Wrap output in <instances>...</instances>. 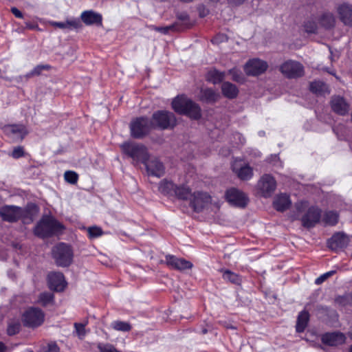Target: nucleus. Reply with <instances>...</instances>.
Instances as JSON below:
<instances>
[{
	"mask_svg": "<svg viewBox=\"0 0 352 352\" xmlns=\"http://www.w3.org/2000/svg\"><path fill=\"white\" fill-rule=\"evenodd\" d=\"M173 109L178 113L198 120L201 116V108L195 102L184 96L175 98L172 102Z\"/></svg>",
	"mask_w": 352,
	"mask_h": 352,
	"instance_id": "1",
	"label": "nucleus"
},
{
	"mask_svg": "<svg viewBox=\"0 0 352 352\" xmlns=\"http://www.w3.org/2000/svg\"><path fill=\"white\" fill-rule=\"evenodd\" d=\"M63 229V226L55 219L45 216L37 223L34 233L38 237L45 238L60 232Z\"/></svg>",
	"mask_w": 352,
	"mask_h": 352,
	"instance_id": "2",
	"label": "nucleus"
},
{
	"mask_svg": "<svg viewBox=\"0 0 352 352\" xmlns=\"http://www.w3.org/2000/svg\"><path fill=\"white\" fill-rule=\"evenodd\" d=\"M52 254L55 263L59 267H68L73 261V250L70 245L64 243L55 245L52 248Z\"/></svg>",
	"mask_w": 352,
	"mask_h": 352,
	"instance_id": "3",
	"label": "nucleus"
},
{
	"mask_svg": "<svg viewBox=\"0 0 352 352\" xmlns=\"http://www.w3.org/2000/svg\"><path fill=\"white\" fill-rule=\"evenodd\" d=\"M121 148L125 154L136 162L144 164L149 157L146 147L142 144L124 142Z\"/></svg>",
	"mask_w": 352,
	"mask_h": 352,
	"instance_id": "4",
	"label": "nucleus"
},
{
	"mask_svg": "<svg viewBox=\"0 0 352 352\" xmlns=\"http://www.w3.org/2000/svg\"><path fill=\"white\" fill-rule=\"evenodd\" d=\"M150 121L153 129L158 128L162 130L173 128L177 123L175 115L167 111L155 112Z\"/></svg>",
	"mask_w": 352,
	"mask_h": 352,
	"instance_id": "5",
	"label": "nucleus"
},
{
	"mask_svg": "<svg viewBox=\"0 0 352 352\" xmlns=\"http://www.w3.org/2000/svg\"><path fill=\"white\" fill-rule=\"evenodd\" d=\"M45 318L43 311L36 307H30L22 316V322L25 327L36 328L41 326Z\"/></svg>",
	"mask_w": 352,
	"mask_h": 352,
	"instance_id": "6",
	"label": "nucleus"
},
{
	"mask_svg": "<svg viewBox=\"0 0 352 352\" xmlns=\"http://www.w3.org/2000/svg\"><path fill=\"white\" fill-rule=\"evenodd\" d=\"M153 129L149 119L140 117L131 122L130 124L131 135L136 139H141L146 135Z\"/></svg>",
	"mask_w": 352,
	"mask_h": 352,
	"instance_id": "7",
	"label": "nucleus"
},
{
	"mask_svg": "<svg viewBox=\"0 0 352 352\" xmlns=\"http://www.w3.org/2000/svg\"><path fill=\"white\" fill-rule=\"evenodd\" d=\"M280 72L288 78H296L304 75V67L298 61L289 60L280 66Z\"/></svg>",
	"mask_w": 352,
	"mask_h": 352,
	"instance_id": "8",
	"label": "nucleus"
},
{
	"mask_svg": "<svg viewBox=\"0 0 352 352\" xmlns=\"http://www.w3.org/2000/svg\"><path fill=\"white\" fill-rule=\"evenodd\" d=\"M25 210L15 206H4L0 208V217L8 222H16L25 215Z\"/></svg>",
	"mask_w": 352,
	"mask_h": 352,
	"instance_id": "9",
	"label": "nucleus"
},
{
	"mask_svg": "<svg viewBox=\"0 0 352 352\" xmlns=\"http://www.w3.org/2000/svg\"><path fill=\"white\" fill-rule=\"evenodd\" d=\"M257 188L263 197H270L276 190V182L272 175L265 174L258 180Z\"/></svg>",
	"mask_w": 352,
	"mask_h": 352,
	"instance_id": "10",
	"label": "nucleus"
},
{
	"mask_svg": "<svg viewBox=\"0 0 352 352\" xmlns=\"http://www.w3.org/2000/svg\"><path fill=\"white\" fill-rule=\"evenodd\" d=\"M226 198L228 202H229L231 205L239 208L245 207L248 202V198L247 195L242 191L235 188H232L227 190L226 192Z\"/></svg>",
	"mask_w": 352,
	"mask_h": 352,
	"instance_id": "11",
	"label": "nucleus"
},
{
	"mask_svg": "<svg viewBox=\"0 0 352 352\" xmlns=\"http://www.w3.org/2000/svg\"><path fill=\"white\" fill-rule=\"evenodd\" d=\"M268 67L266 61L259 58H253L246 63L244 71L248 76H258L264 73Z\"/></svg>",
	"mask_w": 352,
	"mask_h": 352,
	"instance_id": "12",
	"label": "nucleus"
},
{
	"mask_svg": "<svg viewBox=\"0 0 352 352\" xmlns=\"http://www.w3.org/2000/svg\"><path fill=\"white\" fill-rule=\"evenodd\" d=\"M320 217V210L317 207H310L301 219L302 224L307 228H313L319 222Z\"/></svg>",
	"mask_w": 352,
	"mask_h": 352,
	"instance_id": "13",
	"label": "nucleus"
},
{
	"mask_svg": "<svg viewBox=\"0 0 352 352\" xmlns=\"http://www.w3.org/2000/svg\"><path fill=\"white\" fill-rule=\"evenodd\" d=\"M190 201L194 210L200 212L210 202L211 197L206 192H195L192 193Z\"/></svg>",
	"mask_w": 352,
	"mask_h": 352,
	"instance_id": "14",
	"label": "nucleus"
},
{
	"mask_svg": "<svg viewBox=\"0 0 352 352\" xmlns=\"http://www.w3.org/2000/svg\"><path fill=\"white\" fill-rule=\"evenodd\" d=\"M330 105L332 111L340 116H346L349 111V104L340 96H333L331 98Z\"/></svg>",
	"mask_w": 352,
	"mask_h": 352,
	"instance_id": "15",
	"label": "nucleus"
},
{
	"mask_svg": "<svg viewBox=\"0 0 352 352\" xmlns=\"http://www.w3.org/2000/svg\"><path fill=\"white\" fill-rule=\"evenodd\" d=\"M166 264L173 270L183 271L191 269L192 263L184 258H177L173 255H166L165 257Z\"/></svg>",
	"mask_w": 352,
	"mask_h": 352,
	"instance_id": "16",
	"label": "nucleus"
},
{
	"mask_svg": "<svg viewBox=\"0 0 352 352\" xmlns=\"http://www.w3.org/2000/svg\"><path fill=\"white\" fill-rule=\"evenodd\" d=\"M348 236L342 232H338L332 236L331 239L328 240V247L336 252L346 248L349 243Z\"/></svg>",
	"mask_w": 352,
	"mask_h": 352,
	"instance_id": "17",
	"label": "nucleus"
},
{
	"mask_svg": "<svg viewBox=\"0 0 352 352\" xmlns=\"http://www.w3.org/2000/svg\"><path fill=\"white\" fill-rule=\"evenodd\" d=\"M232 170L241 180H249L253 176L252 168L248 164H242L241 161H234L232 164Z\"/></svg>",
	"mask_w": 352,
	"mask_h": 352,
	"instance_id": "18",
	"label": "nucleus"
},
{
	"mask_svg": "<svg viewBox=\"0 0 352 352\" xmlns=\"http://www.w3.org/2000/svg\"><path fill=\"white\" fill-rule=\"evenodd\" d=\"M144 164L146 166L148 175L160 177L164 173V166L163 164L156 157H152L151 159L148 157Z\"/></svg>",
	"mask_w": 352,
	"mask_h": 352,
	"instance_id": "19",
	"label": "nucleus"
},
{
	"mask_svg": "<svg viewBox=\"0 0 352 352\" xmlns=\"http://www.w3.org/2000/svg\"><path fill=\"white\" fill-rule=\"evenodd\" d=\"M48 284L51 289L62 292L66 286L64 276L60 272H52L48 274Z\"/></svg>",
	"mask_w": 352,
	"mask_h": 352,
	"instance_id": "20",
	"label": "nucleus"
},
{
	"mask_svg": "<svg viewBox=\"0 0 352 352\" xmlns=\"http://www.w3.org/2000/svg\"><path fill=\"white\" fill-rule=\"evenodd\" d=\"M336 10L340 21L346 25L352 26V6L342 3L337 6Z\"/></svg>",
	"mask_w": 352,
	"mask_h": 352,
	"instance_id": "21",
	"label": "nucleus"
},
{
	"mask_svg": "<svg viewBox=\"0 0 352 352\" xmlns=\"http://www.w3.org/2000/svg\"><path fill=\"white\" fill-rule=\"evenodd\" d=\"M322 341L329 346H338L345 342V336L340 332L327 333L322 335Z\"/></svg>",
	"mask_w": 352,
	"mask_h": 352,
	"instance_id": "22",
	"label": "nucleus"
},
{
	"mask_svg": "<svg viewBox=\"0 0 352 352\" xmlns=\"http://www.w3.org/2000/svg\"><path fill=\"white\" fill-rule=\"evenodd\" d=\"M81 19L86 25H100L102 16L92 10L85 11L81 14Z\"/></svg>",
	"mask_w": 352,
	"mask_h": 352,
	"instance_id": "23",
	"label": "nucleus"
},
{
	"mask_svg": "<svg viewBox=\"0 0 352 352\" xmlns=\"http://www.w3.org/2000/svg\"><path fill=\"white\" fill-rule=\"evenodd\" d=\"M3 129L7 135L16 139L22 140L25 135V128L22 125H6Z\"/></svg>",
	"mask_w": 352,
	"mask_h": 352,
	"instance_id": "24",
	"label": "nucleus"
},
{
	"mask_svg": "<svg viewBox=\"0 0 352 352\" xmlns=\"http://www.w3.org/2000/svg\"><path fill=\"white\" fill-rule=\"evenodd\" d=\"M291 204L289 196L285 194L278 195L273 202L274 208L280 212H283L288 209Z\"/></svg>",
	"mask_w": 352,
	"mask_h": 352,
	"instance_id": "25",
	"label": "nucleus"
},
{
	"mask_svg": "<svg viewBox=\"0 0 352 352\" xmlns=\"http://www.w3.org/2000/svg\"><path fill=\"white\" fill-rule=\"evenodd\" d=\"M221 91L223 96L229 99L235 98L239 94V89L236 85L230 82H223L221 85Z\"/></svg>",
	"mask_w": 352,
	"mask_h": 352,
	"instance_id": "26",
	"label": "nucleus"
},
{
	"mask_svg": "<svg viewBox=\"0 0 352 352\" xmlns=\"http://www.w3.org/2000/svg\"><path fill=\"white\" fill-rule=\"evenodd\" d=\"M320 23L324 28L329 29L335 25L336 17L333 13L330 12H324L321 14L319 19Z\"/></svg>",
	"mask_w": 352,
	"mask_h": 352,
	"instance_id": "27",
	"label": "nucleus"
},
{
	"mask_svg": "<svg viewBox=\"0 0 352 352\" xmlns=\"http://www.w3.org/2000/svg\"><path fill=\"white\" fill-rule=\"evenodd\" d=\"M176 186L172 182L164 179L159 184V191L165 195H174Z\"/></svg>",
	"mask_w": 352,
	"mask_h": 352,
	"instance_id": "28",
	"label": "nucleus"
},
{
	"mask_svg": "<svg viewBox=\"0 0 352 352\" xmlns=\"http://www.w3.org/2000/svg\"><path fill=\"white\" fill-rule=\"evenodd\" d=\"M309 317V313L306 311H302L299 314L296 325L297 332L301 333L304 331L307 325Z\"/></svg>",
	"mask_w": 352,
	"mask_h": 352,
	"instance_id": "29",
	"label": "nucleus"
},
{
	"mask_svg": "<svg viewBox=\"0 0 352 352\" xmlns=\"http://www.w3.org/2000/svg\"><path fill=\"white\" fill-rule=\"evenodd\" d=\"M219 98V95L212 89H204L201 91V99L207 102H214Z\"/></svg>",
	"mask_w": 352,
	"mask_h": 352,
	"instance_id": "30",
	"label": "nucleus"
},
{
	"mask_svg": "<svg viewBox=\"0 0 352 352\" xmlns=\"http://www.w3.org/2000/svg\"><path fill=\"white\" fill-rule=\"evenodd\" d=\"M225 72H219L217 69H212L207 74V80L213 84H217L223 81L225 78Z\"/></svg>",
	"mask_w": 352,
	"mask_h": 352,
	"instance_id": "31",
	"label": "nucleus"
},
{
	"mask_svg": "<svg viewBox=\"0 0 352 352\" xmlns=\"http://www.w3.org/2000/svg\"><path fill=\"white\" fill-rule=\"evenodd\" d=\"M192 193L190 188L186 186H176L174 195L181 199H191Z\"/></svg>",
	"mask_w": 352,
	"mask_h": 352,
	"instance_id": "32",
	"label": "nucleus"
},
{
	"mask_svg": "<svg viewBox=\"0 0 352 352\" xmlns=\"http://www.w3.org/2000/svg\"><path fill=\"white\" fill-rule=\"evenodd\" d=\"M176 16H177V19L179 21H181V23H179V22H177L178 23L177 27L179 28H181L180 31L185 28H189L191 25V24L190 23L189 15L186 12H178V13H177Z\"/></svg>",
	"mask_w": 352,
	"mask_h": 352,
	"instance_id": "33",
	"label": "nucleus"
},
{
	"mask_svg": "<svg viewBox=\"0 0 352 352\" xmlns=\"http://www.w3.org/2000/svg\"><path fill=\"white\" fill-rule=\"evenodd\" d=\"M322 221L325 225L334 226L338 221V214L333 211L326 212L323 215Z\"/></svg>",
	"mask_w": 352,
	"mask_h": 352,
	"instance_id": "34",
	"label": "nucleus"
},
{
	"mask_svg": "<svg viewBox=\"0 0 352 352\" xmlns=\"http://www.w3.org/2000/svg\"><path fill=\"white\" fill-rule=\"evenodd\" d=\"M223 272V278L232 283L239 285L241 283V278L238 274L231 272L228 270H221Z\"/></svg>",
	"mask_w": 352,
	"mask_h": 352,
	"instance_id": "35",
	"label": "nucleus"
},
{
	"mask_svg": "<svg viewBox=\"0 0 352 352\" xmlns=\"http://www.w3.org/2000/svg\"><path fill=\"white\" fill-rule=\"evenodd\" d=\"M111 327L116 331L123 332H127L131 329V325L129 322L120 320L113 322Z\"/></svg>",
	"mask_w": 352,
	"mask_h": 352,
	"instance_id": "36",
	"label": "nucleus"
},
{
	"mask_svg": "<svg viewBox=\"0 0 352 352\" xmlns=\"http://www.w3.org/2000/svg\"><path fill=\"white\" fill-rule=\"evenodd\" d=\"M54 294L50 292H43L40 294L38 298V302L43 306H47L53 302Z\"/></svg>",
	"mask_w": 352,
	"mask_h": 352,
	"instance_id": "37",
	"label": "nucleus"
},
{
	"mask_svg": "<svg viewBox=\"0 0 352 352\" xmlns=\"http://www.w3.org/2000/svg\"><path fill=\"white\" fill-rule=\"evenodd\" d=\"M51 68L49 65H38L36 66L32 71L25 75L27 78L39 76L43 70H49Z\"/></svg>",
	"mask_w": 352,
	"mask_h": 352,
	"instance_id": "38",
	"label": "nucleus"
},
{
	"mask_svg": "<svg viewBox=\"0 0 352 352\" xmlns=\"http://www.w3.org/2000/svg\"><path fill=\"white\" fill-rule=\"evenodd\" d=\"M326 89V85L321 81H314L310 84V90L315 94H321Z\"/></svg>",
	"mask_w": 352,
	"mask_h": 352,
	"instance_id": "39",
	"label": "nucleus"
},
{
	"mask_svg": "<svg viewBox=\"0 0 352 352\" xmlns=\"http://www.w3.org/2000/svg\"><path fill=\"white\" fill-rule=\"evenodd\" d=\"M229 74L232 76V80L240 83L244 82L245 78L239 69L236 68L231 69L229 70Z\"/></svg>",
	"mask_w": 352,
	"mask_h": 352,
	"instance_id": "40",
	"label": "nucleus"
},
{
	"mask_svg": "<svg viewBox=\"0 0 352 352\" xmlns=\"http://www.w3.org/2000/svg\"><path fill=\"white\" fill-rule=\"evenodd\" d=\"M177 26H178V23H175L168 25V26L155 27L154 29L157 32H160L162 34H168L169 32V31H180L181 28H179Z\"/></svg>",
	"mask_w": 352,
	"mask_h": 352,
	"instance_id": "41",
	"label": "nucleus"
},
{
	"mask_svg": "<svg viewBox=\"0 0 352 352\" xmlns=\"http://www.w3.org/2000/svg\"><path fill=\"white\" fill-rule=\"evenodd\" d=\"M86 324H87V323H85V324L77 323V322L74 323V327H75V331H76V335L81 340L83 339L86 335V330H85Z\"/></svg>",
	"mask_w": 352,
	"mask_h": 352,
	"instance_id": "42",
	"label": "nucleus"
},
{
	"mask_svg": "<svg viewBox=\"0 0 352 352\" xmlns=\"http://www.w3.org/2000/svg\"><path fill=\"white\" fill-rule=\"evenodd\" d=\"M304 28L308 33H315L317 30V23L312 19H308L304 23Z\"/></svg>",
	"mask_w": 352,
	"mask_h": 352,
	"instance_id": "43",
	"label": "nucleus"
},
{
	"mask_svg": "<svg viewBox=\"0 0 352 352\" xmlns=\"http://www.w3.org/2000/svg\"><path fill=\"white\" fill-rule=\"evenodd\" d=\"M21 328V324L19 322H12L9 323L7 332L10 336L15 335L17 333Z\"/></svg>",
	"mask_w": 352,
	"mask_h": 352,
	"instance_id": "44",
	"label": "nucleus"
},
{
	"mask_svg": "<svg viewBox=\"0 0 352 352\" xmlns=\"http://www.w3.org/2000/svg\"><path fill=\"white\" fill-rule=\"evenodd\" d=\"M65 179L72 184H74L78 181V174L72 170H67L64 174Z\"/></svg>",
	"mask_w": 352,
	"mask_h": 352,
	"instance_id": "45",
	"label": "nucleus"
},
{
	"mask_svg": "<svg viewBox=\"0 0 352 352\" xmlns=\"http://www.w3.org/2000/svg\"><path fill=\"white\" fill-rule=\"evenodd\" d=\"M88 234L89 237L95 238L101 236L102 234V230L100 228L97 226L90 227L88 228Z\"/></svg>",
	"mask_w": 352,
	"mask_h": 352,
	"instance_id": "46",
	"label": "nucleus"
},
{
	"mask_svg": "<svg viewBox=\"0 0 352 352\" xmlns=\"http://www.w3.org/2000/svg\"><path fill=\"white\" fill-rule=\"evenodd\" d=\"M335 273H336V271L332 270V271H329V272H327L322 274L321 276H320L318 278H317L316 279L315 283L316 285H320L324 281H325L327 278H329V277L333 276Z\"/></svg>",
	"mask_w": 352,
	"mask_h": 352,
	"instance_id": "47",
	"label": "nucleus"
},
{
	"mask_svg": "<svg viewBox=\"0 0 352 352\" xmlns=\"http://www.w3.org/2000/svg\"><path fill=\"white\" fill-rule=\"evenodd\" d=\"M98 348L100 352H120L118 351L111 344H99Z\"/></svg>",
	"mask_w": 352,
	"mask_h": 352,
	"instance_id": "48",
	"label": "nucleus"
},
{
	"mask_svg": "<svg viewBox=\"0 0 352 352\" xmlns=\"http://www.w3.org/2000/svg\"><path fill=\"white\" fill-rule=\"evenodd\" d=\"M76 22H66V23L55 22V23H54V25H55L59 28H61V29L69 28L72 26L76 28Z\"/></svg>",
	"mask_w": 352,
	"mask_h": 352,
	"instance_id": "49",
	"label": "nucleus"
},
{
	"mask_svg": "<svg viewBox=\"0 0 352 352\" xmlns=\"http://www.w3.org/2000/svg\"><path fill=\"white\" fill-rule=\"evenodd\" d=\"M24 154L23 148L21 146H17L14 148L11 156L15 159L22 157Z\"/></svg>",
	"mask_w": 352,
	"mask_h": 352,
	"instance_id": "50",
	"label": "nucleus"
},
{
	"mask_svg": "<svg viewBox=\"0 0 352 352\" xmlns=\"http://www.w3.org/2000/svg\"><path fill=\"white\" fill-rule=\"evenodd\" d=\"M45 352H59V347L54 342L50 343L47 345V351Z\"/></svg>",
	"mask_w": 352,
	"mask_h": 352,
	"instance_id": "51",
	"label": "nucleus"
},
{
	"mask_svg": "<svg viewBox=\"0 0 352 352\" xmlns=\"http://www.w3.org/2000/svg\"><path fill=\"white\" fill-rule=\"evenodd\" d=\"M248 0H228V3L232 6H239L246 2Z\"/></svg>",
	"mask_w": 352,
	"mask_h": 352,
	"instance_id": "52",
	"label": "nucleus"
},
{
	"mask_svg": "<svg viewBox=\"0 0 352 352\" xmlns=\"http://www.w3.org/2000/svg\"><path fill=\"white\" fill-rule=\"evenodd\" d=\"M11 12L17 18H22L23 17V14L21 13V12L17 9L16 8H11Z\"/></svg>",
	"mask_w": 352,
	"mask_h": 352,
	"instance_id": "53",
	"label": "nucleus"
},
{
	"mask_svg": "<svg viewBox=\"0 0 352 352\" xmlns=\"http://www.w3.org/2000/svg\"><path fill=\"white\" fill-rule=\"evenodd\" d=\"M296 206V209L298 210V211L301 212L303 208L307 207V202L305 201V202L297 203Z\"/></svg>",
	"mask_w": 352,
	"mask_h": 352,
	"instance_id": "54",
	"label": "nucleus"
},
{
	"mask_svg": "<svg viewBox=\"0 0 352 352\" xmlns=\"http://www.w3.org/2000/svg\"><path fill=\"white\" fill-rule=\"evenodd\" d=\"M224 38L225 36L223 35H218L214 38L213 41L215 43H218L219 41H223Z\"/></svg>",
	"mask_w": 352,
	"mask_h": 352,
	"instance_id": "55",
	"label": "nucleus"
},
{
	"mask_svg": "<svg viewBox=\"0 0 352 352\" xmlns=\"http://www.w3.org/2000/svg\"><path fill=\"white\" fill-rule=\"evenodd\" d=\"M5 350V346L2 342H0V352H3Z\"/></svg>",
	"mask_w": 352,
	"mask_h": 352,
	"instance_id": "56",
	"label": "nucleus"
},
{
	"mask_svg": "<svg viewBox=\"0 0 352 352\" xmlns=\"http://www.w3.org/2000/svg\"><path fill=\"white\" fill-rule=\"evenodd\" d=\"M199 15H200V16L204 17V16H205L206 15V13H205L204 10H203V12L200 11L199 12Z\"/></svg>",
	"mask_w": 352,
	"mask_h": 352,
	"instance_id": "57",
	"label": "nucleus"
},
{
	"mask_svg": "<svg viewBox=\"0 0 352 352\" xmlns=\"http://www.w3.org/2000/svg\"><path fill=\"white\" fill-rule=\"evenodd\" d=\"M180 1L185 2V3H190L192 2L194 0H179Z\"/></svg>",
	"mask_w": 352,
	"mask_h": 352,
	"instance_id": "58",
	"label": "nucleus"
},
{
	"mask_svg": "<svg viewBox=\"0 0 352 352\" xmlns=\"http://www.w3.org/2000/svg\"><path fill=\"white\" fill-rule=\"evenodd\" d=\"M349 335L350 338L352 339V328L349 331Z\"/></svg>",
	"mask_w": 352,
	"mask_h": 352,
	"instance_id": "59",
	"label": "nucleus"
},
{
	"mask_svg": "<svg viewBox=\"0 0 352 352\" xmlns=\"http://www.w3.org/2000/svg\"><path fill=\"white\" fill-rule=\"evenodd\" d=\"M337 129H338V127H336V128H334V129H333V131H334V132H335L336 134H337Z\"/></svg>",
	"mask_w": 352,
	"mask_h": 352,
	"instance_id": "60",
	"label": "nucleus"
},
{
	"mask_svg": "<svg viewBox=\"0 0 352 352\" xmlns=\"http://www.w3.org/2000/svg\"><path fill=\"white\" fill-rule=\"evenodd\" d=\"M210 1H212V2H218L219 1V0H210Z\"/></svg>",
	"mask_w": 352,
	"mask_h": 352,
	"instance_id": "61",
	"label": "nucleus"
},
{
	"mask_svg": "<svg viewBox=\"0 0 352 352\" xmlns=\"http://www.w3.org/2000/svg\"><path fill=\"white\" fill-rule=\"evenodd\" d=\"M206 332H207V330H206V329H204V330H203V333H206Z\"/></svg>",
	"mask_w": 352,
	"mask_h": 352,
	"instance_id": "62",
	"label": "nucleus"
},
{
	"mask_svg": "<svg viewBox=\"0 0 352 352\" xmlns=\"http://www.w3.org/2000/svg\"><path fill=\"white\" fill-rule=\"evenodd\" d=\"M350 352H352V345H351V349H350Z\"/></svg>",
	"mask_w": 352,
	"mask_h": 352,
	"instance_id": "63",
	"label": "nucleus"
},
{
	"mask_svg": "<svg viewBox=\"0 0 352 352\" xmlns=\"http://www.w3.org/2000/svg\"><path fill=\"white\" fill-rule=\"evenodd\" d=\"M351 122H352V111H351Z\"/></svg>",
	"mask_w": 352,
	"mask_h": 352,
	"instance_id": "64",
	"label": "nucleus"
}]
</instances>
